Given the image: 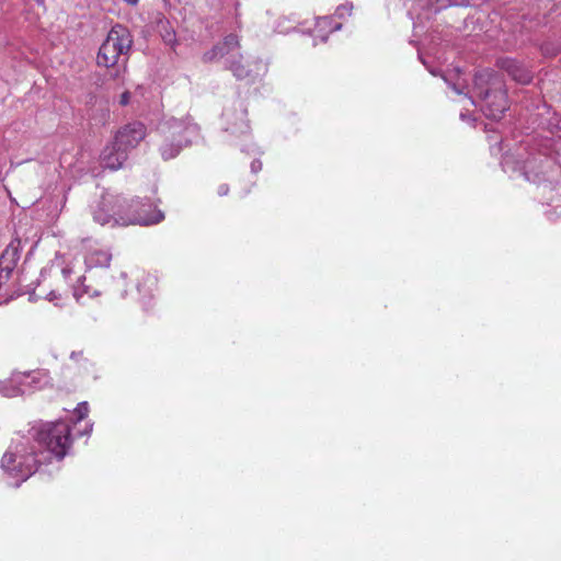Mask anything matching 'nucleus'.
<instances>
[{
	"label": "nucleus",
	"instance_id": "nucleus-1",
	"mask_svg": "<svg viewBox=\"0 0 561 561\" xmlns=\"http://www.w3.org/2000/svg\"><path fill=\"white\" fill-rule=\"evenodd\" d=\"M127 199L119 196H102L93 209V220L101 226H129L157 225L164 219L163 211H153V215L126 214Z\"/></svg>",
	"mask_w": 561,
	"mask_h": 561
},
{
	"label": "nucleus",
	"instance_id": "nucleus-15",
	"mask_svg": "<svg viewBox=\"0 0 561 561\" xmlns=\"http://www.w3.org/2000/svg\"><path fill=\"white\" fill-rule=\"evenodd\" d=\"M240 59H242V55L239 54ZM229 69L232 71L233 76L238 79H243L249 76V70L247 67L241 62V60H233Z\"/></svg>",
	"mask_w": 561,
	"mask_h": 561
},
{
	"label": "nucleus",
	"instance_id": "nucleus-19",
	"mask_svg": "<svg viewBox=\"0 0 561 561\" xmlns=\"http://www.w3.org/2000/svg\"><path fill=\"white\" fill-rule=\"evenodd\" d=\"M130 101V93L128 91H125L124 93L121 94V98H119V104L122 106H126Z\"/></svg>",
	"mask_w": 561,
	"mask_h": 561
},
{
	"label": "nucleus",
	"instance_id": "nucleus-17",
	"mask_svg": "<svg viewBox=\"0 0 561 561\" xmlns=\"http://www.w3.org/2000/svg\"><path fill=\"white\" fill-rule=\"evenodd\" d=\"M540 51L545 57L552 58L560 54L561 46L556 43L546 42L540 46Z\"/></svg>",
	"mask_w": 561,
	"mask_h": 561
},
{
	"label": "nucleus",
	"instance_id": "nucleus-16",
	"mask_svg": "<svg viewBox=\"0 0 561 561\" xmlns=\"http://www.w3.org/2000/svg\"><path fill=\"white\" fill-rule=\"evenodd\" d=\"M85 277L80 278V286L75 287V296L79 300L83 295H88L89 297L96 296L99 293L96 289H91L90 286L84 284Z\"/></svg>",
	"mask_w": 561,
	"mask_h": 561
},
{
	"label": "nucleus",
	"instance_id": "nucleus-11",
	"mask_svg": "<svg viewBox=\"0 0 561 561\" xmlns=\"http://www.w3.org/2000/svg\"><path fill=\"white\" fill-rule=\"evenodd\" d=\"M20 259L19 249L13 243H10L0 256V268L11 275Z\"/></svg>",
	"mask_w": 561,
	"mask_h": 561
},
{
	"label": "nucleus",
	"instance_id": "nucleus-3",
	"mask_svg": "<svg viewBox=\"0 0 561 561\" xmlns=\"http://www.w3.org/2000/svg\"><path fill=\"white\" fill-rule=\"evenodd\" d=\"M39 463L33 448L16 445L3 454L0 467L10 478L16 480V485H19L38 470Z\"/></svg>",
	"mask_w": 561,
	"mask_h": 561
},
{
	"label": "nucleus",
	"instance_id": "nucleus-9",
	"mask_svg": "<svg viewBox=\"0 0 561 561\" xmlns=\"http://www.w3.org/2000/svg\"><path fill=\"white\" fill-rule=\"evenodd\" d=\"M127 158L128 154L115 141L106 146L101 156L103 167L113 171L121 169Z\"/></svg>",
	"mask_w": 561,
	"mask_h": 561
},
{
	"label": "nucleus",
	"instance_id": "nucleus-21",
	"mask_svg": "<svg viewBox=\"0 0 561 561\" xmlns=\"http://www.w3.org/2000/svg\"><path fill=\"white\" fill-rule=\"evenodd\" d=\"M35 375L38 376V378H48V371L47 370H38V371H34Z\"/></svg>",
	"mask_w": 561,
	"mask_h": 561
},
{
	"label": "nucleus",
	"instance_id": "nucleus-13",
	"mask_svg": "<svg viewBox=\"0 0 561 561\" xmlns=\"http://www.w3.org/2000/svg\"><path fill=\"white\" fill-rule=\"evenodd\" d=\"M70 359L75 363L78 373H89L90 367H93V363L84 356L82 351L72 352L70 355Z\"/></svg>",
	"mask_w": 561,
	"mask_h": 561
},
{
	"label": "nucleus",
	"instance_id": "nucleus-5",
	"mask_svg": "<svg viewBox=\"0 0 561 561\" xmlns=\"http://www.w3.org/2000/svg\"><path fill=\"white\" fill-rule=\"evenodd\" d=\"M147 136V128L141 122H133L121 127L116 134L114 141L127 154L135 149Z\"/></svg>",
	"mask_w": 561,
	"mask_h": 561
},
{
	"label": "nucleus",
	"instance_id": "nucleus-4",
	"mask_svg": "<svg viewBox=\"0 0 561 561\" xmlns=\"http://www.w3.org/2000/svg\"><path fill=\"white\" fill-rule=\"evenodd\" d=\"M35 440L56 458L62 459L72 444L70 425L64 421L46 423L36 432Z\"/></svg>",
	"mask_w": 561,
	"mask_h": 561
},
{
	"label": "nucleus",
	"instance_id": "nucleus-10",
	"mask_svg": "<svg viewBox=\"0 0 561 561\" xmlns=\"http://www.w3.org/2000/svg\"><path fill=\"white\" fill-rule=\"evenodd\" d=\"M112 261V254L105 249H91L84 259L88 270L92 268H106Z\"/></svg>",
	"mask_w": 561,
	"mask_h": 561
},
{
	"label": "nucleus",
	"instance_id": "nucleus-8",
	"mask_svg": "<svg viewBox=\"0 0 561 561\" xmlns=\"http://www.w3.org/2000/svg\"><path fill=\"white\" fill-rule=\"evenodd\" d=\"M240 48V39L237 34H228L222 41L218 42L213 46L211 49L206 51L203 55V60L205 62H211L216 59L222 58L225 56L230 55L231 53L238 50Z\"/></svg>",
	"mask_w": 561,
	"mask_h": 561
},
{
	"label": "nucleus",
	"instance_id": "nucleus-7",
	"mask_svg": "<svg viewBox=\"0 0 561 561\" xmlns=\"http://www.w3.org/2000/svg\"><path fill=\"white\" fill-rule=\"evenodd\" d=\"M496 65L517 83L529 84L533 80L531 71L523 62L516 59L500 58L497 59Z\"/></svg>",
	"mask_w": 561,
	"mask_h": 561
},
{
	"label": "nucleus",
	"instance_id": "nucleus-6",
	"mask_svg": "<svg viewBox=\"0 0 561 561\" xmlns=\"http://www.w3.org/2000/svg\"><path fill=\"white\" fill-rule=\"evenodd\" d=\"M480 95L483 98L484 102L482 111L489 118L500 119L508 108L507 92L501 88L493 91H481Z\"/></svg>",
	"mask_w": 561,
	"mask_h": 561
},
{
	"label": "nucleus",
	"instance_id": "nucleus-18",
	"mask_svg": "<svg viewBox=\"0 0 561 561\" xmlns=\"http://www.w3.org/2000/svg\"><path fill=\"white\" fill-rule=\"evenodd\" d=\"M89 411L90 410H89L88 402H80L75 410L77 421H81V420L85 419L89 414Z\"/></svg>",
	"mask_w": 561,
	"mask_h": 561
},
{
	"label": "nucleus",
	"instance_id": "nucleus-2",
	"mask_svg": "<svg viewBox=\"0 0 561 561\" xmlns=\"http://www.w3.org/2000/svg\"><path fill=\"white\" fill-rule=\"evenodd\" d=\"M131 45L133 37L128 28L122 24L114 25L99 49L98 65L106 68L119 67L121 61L125 65Z\"/></svg>",
	"mask_w": 561,
	"mask_h": 561
},
{
	"label": "nucleus",
	"instance_id": "nucleus-12",
	"mask_svg": "<svg viewBox=\"0 0 561 561\" xmlns=\"http://www.w3.org/2000/svg\"><path fill=\"white\" fill-rule=\"evenodd\" d=\"M153 211H161V210L158 209L156 206H152L151 204H145V203H141L138 201H131V202L127 201V205L125 208L126 214L139 213L142 215L151 216V215H153Z\"/></svg>",
	"mask_w": 561,
	"mask_h": 561
},
{
	"label": "nucleus",
	"instance_id": "nucleus-22",
	"mask_svg": "<svg viewBox=\"0 0 561 561\" xmlns=\"http://www.w3.org/2000/svg\"><path fill=\"white\" fill-rule=\"evenodd\" d=\"M126 2H128L129 4H136L138 2V0H125Z\"/></svg>",
	"mask_w": 561,
	"mask_h": 561
},
{
	"label": "nucleus",
	"instance_id": "nucleus-14",
	"mask_svg": "<svg viewBox=\"0 0 561 561\" xmlns=\"http://www.w3.org/2000/svg\"><path fill=\"white\" fill-rule=\"evenodd\" d=\"M181 151V147L178 145H174L173 142H164L160 147V152L163 158V160H170L175 158Z\"/></svg>",
	"mask_w": 561,
	"mask_h": 561
},
{
	"label": "nucleus",
	"instance_id": "nucleus-20",
	"mask_svg": "<svg viewBox=\"0 0 561 561\" xmlns=\"http://www.w3.org/2000/svg\"><path fill=\"white\" fill-rule=\"evenodd\" d=\"M218 195L225 196L229 193V186L227 184H221L218 186L217 190Z\"/></svg>",
	"mask_w": 561,
	"mask_h": 561
}]
</instances>
